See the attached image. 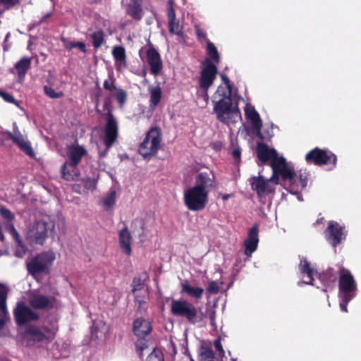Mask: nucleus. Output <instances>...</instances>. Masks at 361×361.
Segmentation results:
<instances>
[{"label": "nucleus", "instance_id": "ea45409f", "mask_svg": "<svg viewBox=\"0 0 361 361\" xmlns=\"http://www.w3.org/2000/svg\"><path fill=\"white\" fill-rule=\"evenodd\" d=\"M207 52L212 59L216 62L219 60V55L214 44L210 42H207Z\"/></svg>", "mask_w": 361, "mask_h": 361}, {"label": "nucleus", "instance_id": "0eeeda50", "mask_svg": "<svg viewBox=\"0 0 361 361\" xmlns=\"http://www.w3.org/2000/svg\"><path fill=\"white\" fill-rule=\"evenodd\" d=\"M55 258V254L52 251L44 252L37 255L27 262L28 273L36 277L39 274L47 272L52 265Z\"/></svg>", "mask_w": 361, "mask_h": 361}, {"label": "nucleus", "instance_id": "c03bdc74", "mask_svg": "<svg viewBox=\"0 0 361 361\" xmlns=\"http://www.w3.org/2000/svg\"><path fill=\"white\" fill-rule=\"evenodd\" d=\"M84 186L87 190H94L97 188V180L93 178H87L83 180Z\"/></svg>", "mask_w": 361, "mask_h": 361}, {"label": "nucleus", "instance_id": "69168bd1", "mask_svg": "<svg viewBox=\"0 0 361 361\" xmlns=\"http://www.w3.org/2000/svg\"><path fill=\"white\" fill-rule=\"evenodd\" d=\"M4 325V319L0 316V330L2 329V327Z\"/></svg>", "mask_w": 361, "mask_h": 361}, {"label": "nucleus", "instance_id": "6e6d98bb", "mask_svg": "<svg viewBox=\"0 0 361 361\" xmlns=\"http://www.w3.org/2000/svg\"><path fill=\"white\" fill-rule=\"evenodd\" d=\"M214 346L216 349V350H218L219 352V355L223 357L225 356V351L223 348V346L221 343V341L220 340L217 339L214 341Z\"/></svg>", "mask_w": 361, "mask_h": 361}, {"label": "nucleus", "instance_id": "423d86ee", "mask_svg": "<svg viewBox=\"0 0 361 361\" xmlns=\"http://www.w3.org/2000/svg\"><path fill=\"white\" fill-rule=\"evenodd\" d=\"M208 192L194 186L184 192L185 205L190 211H201L208 203Z\"/></svg>", "mask_w": 361, "mask_h": 361}, {"label": "nucleus", "instance_id": "412c9836", "mask_svg": "<svg viewBox=\"0 0 361 361\" xmlns=\"http://www.w3.org/2000/svg\"><path fill=\"white\" fill-rule=\"evenodd\" d=\"M259 242L258 238V228L257 226L251 228L248 232V238L245 241V253L248 257H250L252 252H254L257 248Z\"/></svg>", "mask_w": 361, "mask_h": 361}, {"label": "nucleus", "instance_id": "c9c22d12", "mask_svg": "<svg viewBox=\"0 0 361 361\" xmlns=\"http://www.w3.org/2000/svg\"><path fill=\"white\" fill-rule=\"evenodd\" d=\"M307 176L303 174H300V178H299V183H293L290 188V192L292 193H296L299 188L300 189H303L307 186Z\"/></svg>", "mask_w": 361, "mask_h": 361}, {"label": "nucleus", "instance_id": "f704fd0d", "mask_svg": "<svg viewBox=\"0 0 361 361\" xmlns=\"http://www.w3.org/2000/svg\"><path fill=\"white\" fill-rule=\"evenodd\" d=\"M93 45L95 48H99L104 42V35L102 30L96 31L91 35Z\"/></svg>", "mask_w": 361, "mask_h": 361}, {"label": "nucleus", "instance_id": "a211bd4d", "mask_svg": "<svg viewBox=\"0 0 361 361\" xmlns=\"http://www.w3.org/2000/svg\"><path fill=\"white\" fill-rule=\"evenodd\" d=\"M244 111L245 117L250 123L252 129L257 135H259L262 123L259 114L255 107L250 104H245Z\"/></svg>", "mask_w": 361, "mask_h": 361}, {"label": "nucleus", "instance_id": "37998d69", "mask_svg": "<svg viewBox=\"0 0 361 361\" xmlns=\"http://www.w3.org/2000/svg\"><path fill=\"white\" fill-rule=\"evenodd\" d=\"M45 94L50 98L57 99L63 96L62 92H56L53 88L44 86V87Z\"/></svg>", "mask_w": 361, "mask_h": 361}, {"label": "nucleus", "instance_id": "a19ab883", "mask_svg": "<svg viewBox=\"0 0 361 361\" xmlns=\"http://www.w3.org/2000/svg\"><path fill=\"white\" fill-rule=\"evenodd\" d=\"M355 294H344L341 295V300L340 302V307L341 311L346 312L347 310V305L348 303L353 299Z\"/></svg>", "mask_w": 361, "mask_h": 361}, {"label": "nucleus", "instance_id": "7c9ffc66", "mask_svg": "<svg viewBox=\"0 0 361 361\" xmlns=\"http://www.w3.org/2000/svg\"><path fill=\"white\" fill-rule=\"evenodd\" d=\"M149 90L150 94L149 105L152 109H154L160 102L162 94L161 89L159 86H151L149 87Z\"/></svg>", "mask_w": 361, "mask_h": 361}, {"label": "nucleus", "instance_id": "473e14b6", "mask_svg": "<svg viewBox=\"0 0 361 361\" xmlns=\"http://www.w3.org/2000/svg\"><path fill=\"white\" fill-rule=\"evenodd\" d=\"M9 136L13 142H15L18 147L22 145V144L27 140L19 131L16 123H13V133H9Z\"/></svg>", "mask_w": 361, "mask_h": 361}, {"label": "nucleus", "instance_id": "3c124183", "mask_svg": "<svg viewBox=\"0 0 361 361\" xmlns=\"http://www.w3.org/2000/svg\"><path fill=\"white\" fill-rule=\"evenodd\" d=\"M0 97H2L7 102L12 103V104H16V99L11 94H10L6 92H4L1 90H0Z\"/></svg>", "mask_w": 361, "mask_h": 361}, {"label": "nucleus", "instance_id": "39448f33", "mask_svg": "<svg viewBox=\"0 0 361 361\" xmlns=\"http://www.w3.org/2000/svg\"><path fill=\"white\" fill-rule=\"evenodd\" d=\"M171 312L175 316L185 317L192 324L201 322L203 318L202 313H199L192 303L183 300L172 299Z\"/></svg>", "mask_w": 361, "mask_h": 361}, {"label": "nucleus", "instance_id": "e2e57ef3", "mask_svg": "<svg viewBox=\"0 0 361 361\" xmlns=\"http://www.w3.org/2000/svg\"><path fill=\"white\" fill-rule=\"evenodd\" d=\"M51 13H47L46 15H44L42 19L40 20V23H43L47 18H49L51 16Z\"/></svg>", "mask_w": 361, "mask_h": 361}, {"label": "nucleus", "instance_id": "0e129e2a", "mask_svg": "<svg viewBox=\"0 0 361 361\" xmlns=\"http://www.w3.org/2000/svg\"><path fill=\"white\" fill-rule=\"evenodd\" d=\"M210 320H211V324L212 326H214V312H212L210 314Z\"/></svg>", "mask_w": 361, "mask_h": 361}, {"label": "nucleus", "instance_id": "6ab92c4d", "mask_svg": "<svg viewBox=\"0 0 361 361\" xmlns=\"http://www.w3.org/2000/svg\"><path fill=\"white\" fill-rule=\"evenodd\" d=\"M215 180L214 174L210 171L202 172L197 175L195 178V188H199L209 193L210 188H213Z\"/></svg>", "mask_w": 361, "mask_h": 361}, {"label": "nucleus", "instance_id": "09e8293b", "mask_svg": "<svg viewBox=\"0 0 361 361\" xmlns=\"http://www.w3.org/2000/svg\"><path fill=\"white\" fill-rule=\"evenodd\" d=\"M142 339V338H140V340L137 341L135 344L137 353L140 354V357L142 355V352L147 348L146 341Z\"/></svg>", "mask_w": 361, "mask_h": 361}, {"label": "nucleus", "instance_id": "c756f323", "mask_svg": "<svg viewBox=\"0 0 361 361\" xmlns=\"http://www.w3.org/2000/svg\"><path fill=\"white\" fill-rule=\"evenodd\" d=\"M112 54L116 62L117 68H120L122 66H126V52L122 47H115L112 50Z\"/></svg>", "mask_w": 361, "mask_h": 361}, {"label": "nucleus", "instance_id": "f03ea898", "mask_svg": "<svg viewBox=\"0 0 361 361\" xmlns=\"http://www.w3.org/2000/svg\"><path fill=\"white\" fill-rule=\"evenodd\" d=\"M257 153L259 159L265 163L269 161V164L274 174H280L283 180L292 183L295 176L294 167L291 163H288L274 149L270 148L264 143L257 145Z\"/></svg>", "mask_w": 361, "mask_h": 361}, {"label": "nucleus", "instance_id": "864d4df0", "mask_svg": "<svg viewBox=\"0 0 361 361\" xmlns=\"http://www.w3.org/2000/svg\"><path fill=\"white\" fill-rule=\"evenodd\" d=\"M19 0H0V3L3 4L6 8H9L12 6L19 4Z\"/></svg>", "mask_w": 361, "mask_h": 361}, {"label": "nucleus", "instance_id": "7ed1b4c3", "mask_svg": "<svg viewBox=\"0 0 361 361\" xmlns=\"http://www.w3.org/2000/svg\"><path fill=\"white\" fill-rule=\"evenodd\" d=\"M54 228V221L49 216H43L30 225L26 236L30 241L42 245L47 238L53 235Z\"/></svg>", "mask_w": 361, "mask_h": 361}, {"label": "nucleus", "instance_id": "393cba45", "mask_svg": "<svg viewBox=\"0 0 361 361\" xmlns=\"http://www.w3.org/2000/svg\"><path fill=\"white\" fill-rule=\"evenodd\" d=\"M117 199V192L111 188L99 200V204L105 211H109L114 207Z\"/></svg>", "mask_w": 361, "mask_h": 361}, {"label": "nucleus", "instance_id": "ddd939ff", "mask_svg": "<svg viewBox=\"0 0 361 361\" xmlns=\"http://www.w3.org/2000/svg\"><path fill=\"white\" fill-rule=\"evenodd\" d=\"M14 316L16 322L20 325L27 322L37 320L39 317L37 313L33 312L23 302L17 304L14 310Z\"/></svg>", "mask_w": 361, "mask_h": 361}, {"label": "nucleus", "instance_id": "de8ad7c7", "mask_svg": "<svg viewBox=\"0 0 361 361\" xmlns=\"http://www.w3.org/2000/svg\"><path fill=\"white\" fill-rule=\"evenodd\" d=\"M207 290L212 294L217 293L219 290V286L218 283L214 281L209 282Z\"/></svg>", "mask_w": 361, "mask_h": 361}, {"label": "nucleus", "instance_id": "603ef678", "mask_svg": "<svg viewBox=\"0 0 361 361\" xmlns=\"http://www.w3.org/2000/svg\"><path fill=\"white\" fill-rule=\"evenodd\" d=\"M202 357L207 361H213L214 353L212 350L207 349L202 353Z\"/></svg>", "mask_w": 361, "mask_h": 361}, {"label": "nucleus", "instance_id": "4d7b16f0", "mask_svg": "<svg viewBox=\"0 0 361 361\" xmlns=\"http://www.w3.org/2000/svg\"><path fill=\"white\" fill-rule=\"evenodd\" d=\"M104 89L109 90L111 93L114 91V88H117L113 81L111 80H105L104 82Z\"/></svg>", "mask_w": 361, "mask_h": 361}, {"label": "nucleus", "instance_id": "8fccbe9b", "mask_svg": "<svg viewBox=\"0 0 361 361\" xmlns=\"http://www.w3.org/2000/svg\"><path fill=\"white\" fill-rule=\"evenodd\" d=\"M8 228L11 234L12 235L13 238L16 240L18 244L21 243V240H20V235L17 230L15 228L13 224H9L8 226Z\"/></svg>", "mask_w": 361, "mask_h": 361}, {"label": "nucleus", "instance_id": "58836bf2", "mask_svg": "<svg viewBox=\"0 0 361 361\" xmlns=\"http://www.w3.org/2000/svg\"><path fill=\"white\" fill-rule=\"evenodd\" d=\"M19 148L21 151H23L25 154L30 157H34L35 155L31 144L27 140L25 141L22 145H20Z\"/></svg>", "mask_w": 361, "mask_h": 361}, {"label": "nucleus", "instance_id": "49530a36", "mask_svg": "<svg viewBox=\"0 0 361 361\" xmlns=\"http://www.w3.org/2000/svg\"><path fill=\"white\" fill-rule=\"evenodd\" d=\"M67 48L68 49H72L73 48H78L80 49L82 52H86V46L85 44L81 42H71L67 45Z\"/></svg>", "mask_w": 361, "mask_h": 361}, {"label": "nucleus", "instance_id": "4468645a", "mask_svg": "<svg viewBox=\"0 0 361 361\" xmlns=\"http://www.w3.org/2000/svg\"><path fill=\"white\" fill-rule=\"evenodd\" d=\"M345 233L343 228L337 222L330 221L326 230V237L334 247L338 245L345 238Z\"/></svg>", "mask_w": 361, "mask_h": 361}, {"label": "nucleus", "instance_id": "72a5a7b5", "mask_svg": "<svg viewBox=\"0 0 361 361\" xmlns=\"http://www.w3.org/2000/svg\"><path fill=\"white\" fill-rule=\"evenodd\" d=\"M27 334V337L34 341H40L45 337L44 334L39 329L34 326L29 329Z\"/></svg>", "mask_w": 361, "mask_h": 361}, {"label": "nucleus", "instance_id": "680f3d73", "mask_svg": "<svg viewBox=\"0 0 361 361\" xmlns=\"http://www.w3.org/2000/svg\"><path fill=\"white\" fill-rule=\"evenodd\" d=\"M219 196L221 197L223 200L226 201V200H228L232 196V195H231V194H219Z\"/></svg>", "mask_w": 361, "mask_h": 361}, {"label": "nucleus", "instance_id": "20e7f679", "mask_svg": "<svg viewBox=\"0 0 361 361\" xmlns=\"http://www.w3.org/2000/svg\"><path fill=\"white\" fill-rule=\"evenodd\" d=\"M161 130L158 127L152 128L146 134L139 147V153L148 159L154 156L161 147Z\"/></svg>", "mask_w": 361, "mask_h": 361}, {"label": "nucleus", "instance_id": "dca6fc26", "mask_svg": "<svg viewBox=\"0 0 361 361\" xmlns=\"http://www.w3.org/2000/svg\"><path fill=\"white\" fill-rule=\"evenodd\" d=\"M173 1L168 0L167 3V16L169 20V30L171 33L180 37L183 35V32L180 27L179 20L176 18V13L173 7Z\"/></svg>", "mask_w": 361, "mask_h": 361}, {"label": "nucleus", "instance_id": "bf43d9fd", "mask_svg": "<svg viewBox=\"0 0 361 361\" xmlns=\"http://www.w3.org/2000/svg\"><path fill=\"white\" fill-rule=\"evenodd\" d=\"M231 154L235 161H238L240 159L241 152L239 147L234 148L232 150Z\"/></svg>", "mask_w": 361, "mask_h": 361}, {"label": "nucleus", "instance_id": "f257e3e1", "mask_svg": "<svg viewBox=\"0 0 361 361\" xmlns=\"http://www.w3.org/2000/svg\"><path fill=\"white\" fill-rule=\"evenodd\" d=\"M212 102L216 118L221 123L231 127L241 120L238 104L227 86L218 87L213 96Z\"/></svg>", "mask_w": 361, "mask_h": 361}, {"label": "nucleus", "instance_id": "9d476101", "mask_svg": "<svg viewBox=\"0 0 361 361\" xmlns=\"http://www.w3.org/2000/svg\"><path fill=\"white\" fill-rule=\"evenodd\" d=\"M118 134V126L116 119L111 114H108L104 130L101 138L106 147L109 149L116 142Z\"/></svg>", "mask_w": 361, "mask_h": 361}, {"label": "nucleus", "instance_id": "a18cd8bd", "mask_svg": "<svg viewBox=\"0 0 361 361\" xmlns=\"http://www.w3.org/2000/svg\"><path fill=\"white\" fill-rule=\"evenodd\" d=\"M0 215L3 218H4L8 221H11L14 219L13 214L9 209H8L1 205H0Z\"/></svg>", "mask_w": 361, "mask_h": 361}, {"label": "nucleus", "instance_id": "cd10ccee", "mask_svg": "<svg viewBox=\"0 0 361 361\" xmlns=\"http://www.w3.org/2000/svg\"><path fill=\"white\" fill-rule=\"evenodd\" d=\"M131 235L127 228L122 229L119 233V243L123 251L128 255L131 253Z\"/></svg>", "mask_w": 361, "mask_h": 361}, {"label": "nucleus", "instance_id": "c85d7f7f", "mask_svg": "<svg viewBox=\"0 0 361 361\" xmlns=\"http://www.w3.org/2000/svg\"><path fill=\"white\" fill-rule=\"evenodd\" d=\"M30 66L31 59L28 57H23L16 63L15 68L17 71L18 76L20 79H23L25 77Z\"/></svg>", "mask_w": 361, "mask_h": 361}, {"label": "nucleus", "instance_id": "5fc2aeb1", "mask_svg": "<svg viewBox=\"0 0 361 361\" xmlns=\"http://www.w3.org/2000/svg\"><path fill=\"white\" fill-rule=\"evenodd\" d=\"M26 250L23 246L22 243L18 244V247L16 250L15 255L18 257L22 258L25 254Z\"/></svg>", "mask_w": 361, "mask_h": 361}, {"label": "nucleus", "instance_id": "1a4fd4ad", "mask_svg": "<svg viewBox=\"0 0 361 361\" xmlns=\"http://www.w3.org/2000/svg\"><path fill=\"white\" fill-rule=\"evenodd\" d=\"M216 73L217 68L216 66L209 59H207L203 63L200 78V87L203 90V95L205 100L209 99L207 90L213 84Z\"/></svg>", "mask_w": 361, "mask_h": 361}, {"label": "nucleus", "instance_id": "338daca9", "mask_svg": "<svg viewBox=\"0 0 361 361\" xmlns=\"http://www.w3.org/2000/svg\"><path fill=\"white\" fill-rule=\"evenodd\" d=\"M139 224H140V226H142V227H143V224H142V222L139 221Z\"/></svg>", "mask_w": 361, "mask_h": 361}, {"label": "nucleus", "instance_id": "9b49d317", "mask_svg": "<svg viewBox=\"0 0 361 361\" xmlns=\"http://www.w3.org/2000/svg\"><path fill=\"white\" fill-rule=\"evenodd\" d=\"M28 302L32 307L36 310H49L58 305L57 300L52 296L42 295L31 292L28 295Z\"/></svg>", "mask_w": 361, "mask_h": 361}, {"label": "nucleus", "instance_id": "2f4dec72", "mask_svg": "<svg viewBox=\"0 0 361 361\" xmlns=\"http://www.w3.org/2000/svg\"><path fill=\"white\" fill-rule=\"evenodd\" d=\"M126 12L135 20H140L142 16V10L141 8V6L136 1H134L133 4H128Z\"/></svg>", "mask_w": 361, "mask_h": 361}, {"label": "nucleus", "instance_id": "b1692460", "mask_svg": "<svg viewBox=\"0 0 361 361\" xmlns=\"http://www.w3.org/2000/svg\"><path fill=\"white\" fill-rule=\"evenodd\" d=\"M85 149L80 145H71L68 147L67 154L70 163L78 164L83 156L86 154Z\"/></svg>", "mask_w": 361, "mask_h": 361}, {"label": "nucleus", "instance_id": "4be33fe9", "mask_svg": "<svg viewBox=\"0 0 361 361\" xmlns=\"http://www.w3.org/2000/svg\"><path fill=\"white\" fill-rule=\"evenodd\" d=\"M136 280L133 281L134 288L133 289V293L135 297V304L137 308L145 309V305L147 300V290L142 283H138L137 287H135Z\"/></svg>", "mask_w": 361, "mask_h": 361}, {"label": "nucleus", "instance_id": "a878e982", "mask_svg": "<svg viewBox=\"0 0 361 361\" xmlns=\"http://www.w3.org/2000/svg\"><path fill=\"white\" fill-rule=\"evenodd\" d=\"M78 164L66 162L61 167L63 178L66 180H75L78 178L80 173L77 169Z\"/></svg>", "mask_w": 361, "mask_h": 361}, {"label": "nucleus", "instance_id": "5701e85b", "mask_svg": "<svg viewBox=\"0 0 361 361\" xmlns=\"http://www.w3.org/2000/svg\"><path fill=\"white\" fill-rule=\"evenodd\" d=\"M299 269L302 274L307 275V278L308 280L304 281L302 282H298V286H301L302 283L314 286L313 281H314V276L316 274V271L314 268L310 267V264L307 262L306 258H305V257L300 258V262L299 264Z\"/></svg>", "mask_w": 361, "mask_h": 361}, {"label": "nucleus", "instance_id": "79ce46f5", "mask_svg": "<svg viewBox=\"0 0 361 361\" xmlns=\"http://www.w3.org/2000/svg\"><path fill=\"white\" fill-rule=\"evenodd\" d=\"M146 361H164L162 353L154 349L147 356Z\"/></svg>", "mask_w": 361, "mask_h": 361}, {"label": "nucleus", "instance_id": "6e6552de", "mask_svg": "<svg viewBox=\"0 0 361 361\" xmlns=\"http://www.w3.org/2000/svg\"><path fill=\"white\" fill-rule=\"evenodd\" d=\"M279 176L280 174L273 173V176L269 179L264 178L262 176L252 177L250 179L252 189L259 197H265L274 190L275 185L279 183Z\"/></svg>", "mask_w": 361, "mask_h": 361}, {"label": "nucleus", "instance_id": "2eb2a0df", "mask_svg": "<svg viewBox=\"0 0 361 361\" xmlns=\"http://www.w3.org/2000/svg\"><path fill=\"white\" fill-rule=\"evenodd\" d=\"M339 288L341 295L354 294L356 290L355 281L349 271L343 269L341 271Z\"/></svg>", "mask_w": 361, "mask_h": 361}, {"label": "nucleus", "instance_id": "f8f14e48", "mask_svg": "<svg viewBox=\"0 0 361 361\" xmlns=\"http://www.w3.org/2000/svg\"><path fill=\"white\" fill-rule=\"evenodd\" d=\"M306 160L308 162H313L316 165L336 164V157L331 152L322 150L315 148L306 154Z\"/></svg>", "mask_w": 361, "mask_h": 361}, {"label": "nucleus", "instance_id": "e433bc0d", "mask_svg": "<svg viewBox=\"0 0 361 361\" xmlns=\"http://www.w3.org/2000/svg\"><path fill=\"white\" fill-rule=\"evenodd\" d=\"M6 297L7 292L6 288L3 285L0 284V311H1L3 314L7 313L6 305Z\"/></svg>", "mask_w": 361, "mask_h": 361}, {"label": "nucleus", "instance_id": "13d9d810", "mask_svg": "<svg viewBox=\"0 0 361 361\" xmlns=\"http://www.w3.org/2000/svg\"><path fill=\"white\" fill-rule=\"evenodd\" d=\"M195 29L196 34L200 39H204L206 37L205 32L202 30H201L199 25H196L195 26Z\"/></svg>", "mask_w": 361, "mask_h": 361}, {"label": "nucleus", "instance_id": "bb28decb", "mask_svg": "<svg viewBox=\"0 0 361 361\" xmlns=\"http://www.w3.org/2000/svg\"><path fill=\"white\" fill-rule=\"evenodd\" d=\"M181 293L190 298L199 300L202 297L204 289L201 287H193L188 281H184L181 283Z\"/></svg>", "mask_w": 361, "mask_h": 361}, {"label": "nucleus", "instance_id": "f3484780", "mask_svg": "<svg viewBox=\"0 0 361 361\" xmlns=\"http://www.w3.org/2000/svg\"><path fill=\"white\" fill-rule=\"evenodd\" d=\"M147 62L150 66V73L157 75L162 69V61L158 51L154 48H149L146 51Z\"/></svg>", "mask_w": 361, "mask_h": 361}, {"label": "nucleus", "instance_id": "4c0bfd02", "mask_svg": "<svg viewBox=\"0 0 361 361\" xmlns=\"http://www.w3.org/2000/svg\"><path fill=\"white\" fill-rule=\"evenodd\" d=\"M112 94L120 104L125 103L127 94L123 90L120 88H114V91L112 92Z\"/></svg>", "mask_w": 361, "mask_h": 361}, {"label": "nucleus", "instance_id": "052dcab7", "mask_svg": "<svg viewBox=\"0 0 361 361\" xmlns=\"http://www.w3.org/2000/svg\"><path fill=\"white\" fill-rule=\"evenodd\" d=\"M221 76L222 80L224 81V84L221 85L220 86H227L229 92H231V86L230 85L229 79L226 75H224L223 74H221Z\"/></svg>", "mask_w": 361, "mask_h": 361}, {"label": "nucleus", "instance_id": "aec40b11", "mask_svg": "<svg viewBox=\"0 0 361 361\" xmlns=\"http://www.w3.org/2000/svg\"><path fill=\"white\" fill-rule=\"evenodd\" d=\"M152 331L149 321L143 317L137 318L133 322V332L139 338H143Z\"/></svg>", "mask_w": 361, "mask_h": 361}]
</instances>
